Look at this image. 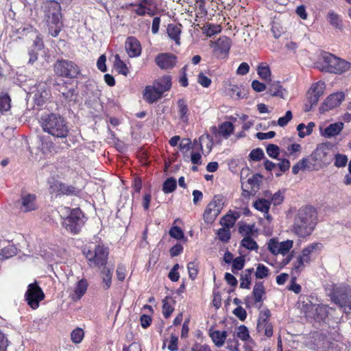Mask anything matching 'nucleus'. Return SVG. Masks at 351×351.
Returning a JSON list of instances; mask_svg holds the SVG:
<instances>
[{"mask_svg": "<svg viewBox=\"0 0 351 351\" xmlns=\"http://www.w3.org/2000/svg\"><path fill=\"white\" fill-rule=\"evenodd\" d=\"M234 126L231 122L226 121L222 123L219 128V132L224 137H228L232 132Z\"/></svg>", "mask_w": 351, "mask_h": 351, "instance_id": "nucleus-38", "label": "nucleus"}, {"mask_svg": "<svg viewBox=\"0 0 351 351\" xmlns=\"http://www.w3.org/2000/svg\"><path fill=\"white\" fill-rule=\"evenodd\" d=\"M326 88L324 82L319 81L313 84L306 93V99L309 104L316 106L319 97L323 95Z\"/></svg>", "mask_w": 351, "mask_h": 351, "instance_id": "nucleus-14", "label": "nucleus"}, {"mask_svg": "<svg viewBox=\"0 0 351 351\" xmlns=\"http://www.w3.org/2000/svg\"><path fill=\"white\" fill-rule=\"evenodd\" d=\"M239 216L237 213L235 214L228 213L221 218L219 223L223 227L230 229L234 225Z\"/></svg>", "mask_w": 351, "mask_h": 351, "instance_id": "nucleus-30", "label": "nucleus"}, {"mask_svg": "<svg viewBox=\"0 0 351 351\" xmlns=\"http://www.w3.org/2000/svg\"><path fill=\"white\" fill-rule=\"evenodd\" d=\"M199 141L200 143L201 149H202V143L206 142V147L207 148V153L208 154L210 153L212 149L213 144L212 137L208 134H207L206 136L202 135L199 138Z\"/></svg>", "mask_w": 351, "mask_h": 351, "instance_id": "nucleus-51", "label": "nucleus"}, {"mask_svg": "<svg viewBox=\"0 0 351 351\" xmlns=\"http://www.w3.org/2000/svg\"><path fill=\"white\" fill-rule=\"evenodd\" d=\"M155 62L161 69L168 70L176 66L177 57L173 53H161L156 57Z\"/></svg>", "mask_w": 351, "mask_h": 351, "instance_id": "nucleus-16", "label": "nucleus"}, {"mask_svg": "<svg viewBox=\"0 0 351 351\" xmlns=\"http://www.w3.org/2000/svg\"><path fill=\"white\" fill-rule=\"evenodd\" d=\"M55 73L61 77L76 78L80 74L78 66L72 61L60 60L54 64Z\"/></svg>", "mask_w": 351, "mask_h": 351, "instance_id": "nucleus-7", "label": "nucleus"}, {"mask_svg": "<svg viewBox=\"0 0 351 351\" xmlns=\"http://www.w3.org/2000/svg\"><path fill=\"white\" fill-rule=\"evenodd\" d=\"M326 19L335 28L338 29H341L343 28V23L340 16L333 10H330L328 12Z\"/></svg>", "mask_w": 351, "mask_h": 351, "instance_id": "nucleus-26", "label": "nucleus"}, {"mask_svg": "<svg viewBox=\"0 0 351 351\" xmlns=\"http://www.w3.org/2000/svg\"><path fill=\"white\" fill-rule=\"evenodd\" d=\"M269 275L268 268L263 264H258L256 271L255 272L256 278L263 279Z\"/></svg>", "mask_w": 351, "mask_h": 351, "instance_id": "nucleus-49", "label": "nucleus"}, {"mask_svg": "<svg viewBox=\"0 0 351 351\" xmlns=\"http://www.w3.org/2000/svg\"><path fill=\"white\" fill-rule=\"evenodd\" d=\"M56 90L60 93V96L64 100L65 102L69 103L71 101H75L77 99V94L73 86L69 87L67 84L62 82L55 84Z\"/></svg>", "mask_w": 351, "mask_h": 351, "instance_id": "nucleus-17", "label": "nucleus"}, {"mask_svg": "<svg viewBox=\"0 0 351 351\" xmlns=\"http://www.w3.org/2000/svg\"><path fill=\"white\" fill-rule=\"evenodd\" d=\"M223 197L221 195H215L204 210L203 218L206 223L214 222L223 207Z\"/></svg>", "mask_w": 351, "mask_h": 351, "instance_id": "nucleus-8", "label": "nucleus"}, {"mask_svg": "<svg viewBox=\"0 0 351 351\" xmlns=\"http://www.w3.org/2000/svg\"><path fill=\"white\" fill-rule=\"evenodd\" d=\"M84 337V331L80 328L73 330L71 334V337L73 343H79L82 341Z\"/></svg>", "mask_w": 351, "mask_h": 351, "instance_id": "nucleus-52", "label": "nucleus"}, {"mask_svg": "<svg viewBox=\"0 0 351 351\" xmlns=\"http://www.w3.org/2000/svg\"><path fill=\"white\" fill-rule=\"evenodd\" d=\"M258 74L262 79L271 82V71L268 66H259L258 67Z\"/></svg>", "mask_w": 351, "mask_h": 351, "instance_id": "nucleus-47", "label": "nucleus"}, {"mask_svg": "<svg viewBox=\"0 0 351 351\" xmlns=\"http://www.w3.org/2000/svg\"><path fill=\"white\" fill-rule=\"evenodd\" d=\"M310 160L313 169H322L329 165L333 160V154L326 143L319 144L315 151L310 155Z\"/></svg>", "mask_w": 351, "mask_h": 351, "instance_id": "nucleus-4", "label": "nucleus"}, {"mask_svg": "<svg viewBox=\"0 0 351 351\" xmlns=\"http://www.w3.org/2000/svg\"><path fill=\"white\" fill-rule=\"evenodd\" d=\"M197 82L204 88L208 87L211 84V80L206 76L203 73H199L197 75Z\"/></svg>", "mask_w": 351, "mask_h": 351, "instance_id": "nucleus-62", "label": "nucleus"}, {"mask_svg": "<svg viewBox=\"0 0 351 351\" xmlns=\"http://www.w3.org/2000/svg\"><path fill=\"white\" fill-rule=\"evenodd\" d=\"M162 95L154 86H147L145 88L143 98L149 104H152L162 97Z\"/></svg>", "mask_w": 351, "mask_h": 351, "instance_id": "nucleus-21", "label": "nucleus"}, {"mask_svg": "<svg viewBox=\"0 0 351 351\" xmlns=\"http://www.w3.org/2000/svg\"><path fill=\"white\" fill-rule=\"evenodd\" d=\"M125 49L130 57H137L141 53L140 43L134 37H129L127 38Z\"/></svg>", "mask_w": 351, "mask_h": 351, "instance_id": "nucleus-19", "label": "nucleus"}, {"mask_svg": "<svg viewBox=\"0 0 351 351\" xmlns=\"http://www.w3.org/2000/svg\"><path fill=\"white\" fill-rule=\"evenodd\" d=\"M271 202L265 199H259L254 203V206L258 210L267 213Z\"/></svg>", "mask_w": 351, "mask_h": 351, "instance_id": "nucleus-40", "label": "nucleus"}, {"mask_svg": "<svg viewBox=\"0 0 351 351\" xmlns=\"http://www.w3.org/2000/svg\"><path fill=\"white\" fill-rule=\"evenodd\" d=\"M266 152L269 157L276 159L280 155V148L276 145L269 144L266 147Z\"/></svg>", "mask_w": 351, "mask_h": 351, "instance_id": "nucleus-48", "label": "nucleus"}, {"mask_svg": "<svg viewBox=\"0 0 351 351\" xmlns=\"http://www.w3.org/2000/svg\"><path fill=\"white\" fill-rule=\"evenodd\" d=\"M237 337L243 341L252 343L253 339L250 337L249 330L245 325H240L237 328Z\"/></svg>", "mask_w": 351, "mask_h": 351, "instance_id": "nucleus-34", "label": "nucleus"}, {"mask_svg": "<svg viewBox=\"0 0 351 351\" xmlns=\"http://www.w3.org/2000/svg\"><path fill=\"white\" fill-rule=\"evenodd\" d=\"M263 179V176L256 173L253 175V176L247 180V184L250 186L247 189L243 188L242 185V189L243 193H247V195H254L258 190L260 189V183L261 182Z\"/></svg>", "mask_w": 351, "mask_h": 351, "instance_id": "nucleus-18", "label": "nucleus"}, {"mask_svg": "<svg viewBox=\"0 0 351 351\" xmlns=\"http://www.w3.org/2000/svg\"><path fill=\"white\" fill-rule=\"evenodd\" d=\"M239 232L244 237H251L253 234L252 226L248 225L241 226L239 228Z\"/></svg>", "mask_w": 351, "mask_h": 351, "instance_id": "nucleus-63", "label": "nucleus"}, {"mask_svg": "<svg viewBox=\"0 0 351 351\" xmlns=\"http://www.w3.org/2000/svg\"><path fill=\"white\" fill-rule=\"evenodd\" d=\"M293 117L292 112L290 110L286 112V114L284 117H280L278 120V125L281 127H284L287 125V123L291 120Z\"/></svg>", "mask_w": 351, "mask_h": 351, "instance_id": "nucleus-61", "label": "nucleus"}, {"mask_svg": "<svg viewBox=\"0 0 351 351\" xmlns=\"http://www.w3.org/2000/svg\"><path fill=\"white\" fill-rule=\"evenodd\" d=\"M217 235L221 241L227 243L230 239V229L223 227L218 230Z\"/></svg>", "mask_w": 351, "mask_h": 351, "instance_id": "nucleus-50", "label": "nucleus"}, {"mask_svg": "<svg viewBox=\"0 0 351 351\" xmlns=\"http://www.w3.org/2000/svg\"><path fill=\"white\" fill-rule=\"evenodd\" d=\"M254 271V268L245 269L241 275L240 287L242 289H250L251 284V276Z\"/></svg>", "mask_w": 351, "mask_h": 351, "instance_id": "nucleus-31", "label": "nucleus"}, {"mask_svg": "<svg viewBox=\"0 0 351 351\" xmlns=\"http://www.w3.org/2000/svg\"><path fill=\"white\" fill-rule=\"evenodd\" d=\"M10 108V98L7 94L0 95V112L7 111Z\"/></svg>", "mask_w": 351, "mask_h": 351, "instance_id": "nucleus-46", "label": "nucleus"}, {"mask_svg": "<svg viewBox=\"0 0 351 351\" xmlns=\"http://www.w3.org/2000/svg\"><path fill=\"white\" fill-rule=\"evenodd\" d=\"M48 24V27H49V33L53 36V37H56L58 36V35L59 34L60 30H61V26H62V23L60 21V23H47Z\"/></svg>", "mask_w": 351, "mask_h": 351, "instance_id": "nucleus-58", "label": "nucleus"}, {"mask_svg": "<svg viewBox=\"0 0 351 351\" xmlns=\"http://www.w3.org/2000/svg\"><path fill=\"white\" fill-rule=\"evenodd\" d=\"M88 287L87 280L82 279L79 280L74 289V295L73 299L75 300H80L82 295L86 293Z\"/></svg>", "mask_w": 351, "mask_h": 351, "instance_id": "nucleus-29", "label": "nucleus"}, {"mask_svg": "<svg viewBox=\"0 0 351 351\" xmlns=\"http://www.w3.org/2000/svg\"><path fill=\"white\" fill-rule=\"evenodd\" d=\"M343 128V123L342 122H337L330 124L327 126L322 135L327 137L331 138L338 135Z\"/></svg>", "mask_w": 351, "mask_h": 351, "instance_id": "nucleus-23", "label": "nucleus"}, {"mask_svg": "<svg viewBox=\"0 0 351 351\" xmlns=\"http://www.w3.org/2000/svg\"><path fill=\"white\" fill-rule=\"evenodd\" d=\"M233 313L241 320L244 321L247 317L246 311L241 306L237 307L234 311Z\"/></svg>", "mask_w": 351, "mask_h": 351, "instance_id": "nucleus-64", "label": "nucleus"}, {"mask_svg": "<svg viewBox=\"0 0 351 351\" xmlns=\"http://www.w3.org/2000/svg\"><path fill=\"white\" fill-rule=\"evenodd\" d=\"M317 223V214L311 206L300 208L295 217L293 232L300 237L308 236Z\"/></svg>", "mask_w": 351, "mask_h": 351, "instance_id": "nucleus-1", "label": "nucleus"}, {"mask_svg": "<svg viewBox=\"0 0 351 351\" xmlns=\"http://www.w3.org/2000/svg\"><path fill=\"white\" fill-rule=\"evenodd\" d=\"M53 192L59 195H76V189L72 186L66 185L62 182L55 181L53 185H51Z\"/></svg>", "mask_w": 351, "mask_h": 351, "instance_id": "nucleus-20", "label": "nucleus"}, {"mask_svg": "<svg viewBox=\"0 0 351 351\" xmlns=\"http://www.w3.org/2000/svg\"><path fill=\"white\" fill-rule=\"evenodd\" d=\"M293 242L291 240H287L280 243L279 254L285 255L293 247Z\"/></svg>", "mask_w": 351, "mask_h": 351, "instance_id": "nucleus-53", "label": "nucleus"}, {"mask_svg": "<svg viewBox=\"0 0 351 351\" xmlns=\"http://www.w3.org/2000/svg\"><path fill=\"white\" fill-rule=\"evenodd\" d=\"M320 243H312L302 250V254L297 258V260L293 263V269L296 272L300 273L305 267V264H308L311 262V253L319 248Z\"/></svg>", "mask_w": 351, "mask_h": 351, "instance_id": "nucleus-12", "label": "nucleus"}, {"mask_svg": "<svg viewBox=\"0 0 351 351\" xmlns=\"http://www.w3.org/2000/svg\"><path fill=\"white\" fill-rule=\"evenodd\" d=\"M252 295L255 303L263 302V296L265 295V289L262 282H258L255 284Z\"/></svg>", "mask_w": 351, "mask_h": 351, "instance_id": "nucleus-28", "label": "nucleus"}, {"mask_svg": "<svg viewBox=\"0 0 351 351\" xmlns=\"http://www.w3.org/2000/svg\"><path fill=\"white\" fill-rule=\"evenodd\" d=\"M345 95L343 92H339L330 95L323 102L319 108L321 113L333 109L340 105L344 100Z\"/></svg>", "mask_w": 351, "mask_h": 351, "instance_id": "nucleus-15", "label": "nucleus"}, {"mask_svg": "<svg viewBox=\"0 0 351 351\" xmlns=\"http://www.w3.org/2000/svg\"><path fill=\"white\" fill-rule=\"evenodd\" d=\"M333 160H335L334 165L338 168H341L346 165L348 158L345 154H337L333 155Z\"/></svg>", "mask_w": 351, "mask_h": 351, "instance_id": "nucleus-43", "label": "nucleus"}, {"mask_svg": "<svg viewBox=\"0 0 351 351\" xmlns=\"http://www.w3.org/2000/svg\"><path fill=\"white\" fill-rule=\"evenodd\" d=\"M322 68L320 69L324 72L341 74L351 67L350 62L328 52L325 51L322 53Z\"/></svg>", "mask_w": 351, "mask_h": 351, "instance_id": "nucleus-3", "label": "nucleus"}, {"mask_svg": "<svg viewBox=\"0 0 351 351\" xmlns=\"http://www.w3.org/2000/svg\"><path fill=\"white\" fill-rule=\"evenodd\" d=\"M178 106L179 108V112L180 114V119L184 120L186 114H187L189 109L184 99H180L178 101Z\"/></svg>", "mask_w": 351, "mask_h": 351, "instance_id": "nucleus-55", "label": "nucleus"}, {"mask_svg": "<svg viewBox=\"0 0 351 351\" xmlns=\"http://www.w3.org/2000/svg\"><path fill=\"white\" fill-rule=\"evenodd\" d=\"M16 206L22 213L36 210L38 208L36 196L31 193H23L15 203Z\"/></svg>", "mask_w": 351, "mask_h": 351, "instance_id": "nucleus-13", "label": "nucleus"}, {"mask_svg": "<svg viewBox=\"0 0 351 351\" xmlns=\"http://www.w3.org/2000/svg\"><path fill=\"white\" fill-rule=\"evenodd\" d=\"M271 316V312L269 309H265L259 313L258 322H257V330L258 332H261L262 330V325L263 323L269 322L268 319Z\"/></svg>", "mask_w": 351, "mask_h": 351, "instance_id": "nucleus-39", "label": "nucleus"}, {"mask_svg": "<svg viewBox=\"0 0 351 351\" xmlns=\"http://www.w3.org/2000/svg\"><path fill=\"white\" fill-rule=\"evenodd\" d=\"M245 265V259L243 256L235 258L232 261V271L236 274L237 271L241 270Z\"/></svg>", "mask_w": 351, "mask_h": 351, "instance_id": "nucleus-44", "label": "nucleus"}, {"mask_svg": "<svg viewBox=\"0 0 351 351\" xmlns=\"http://www.w3.org/2000/svg\"><path fill=\"white\" fill-rule=\"evenodd\" d=\"M86 258L90 263V265H94L99 267L105 266L108 256V248L103 245H97L94 252L88 250L84 251Z\"/></svg>", "mask_w": 351, "mask_h": 351, "instance_id": "nucleus-9", "label": "nucleus"}, {"mask_svg": "<svg viewBox=\"0 0 351 351\" xmlns=\"http://www.w3.org/2000/svg\"><path fill=\"white\" fill-rule=\"evenodd\" d=\"M32 34L35 37V39L33 42V45L36 48L38 51L41 50L43 47V42L42 38L40 36V34L36 29L32 31Z\"/></svg>", "mask_w": 351, "mask_h": 351, "instance_id": "nucleus-60", "label": "nucleus"}, {"mask_svg": "<svg viewBox=\"0 0 351 351\" xmlns=\"http://www.w3.org/2000/svg\"><path fill=\"white\" fill-rule=\"evenodd\" d=\"M41 126L44 132L57 138H66L69 134L68 122L58 114L51 113L43 117Z\"/></svg>", "mask_w": 351, "mask_h": 351, "instance_id": "nucleus-2", "label": "nucleus"}, {"mask_svg": "<svg viewBox=\"0 0 351 351\" xmlns=\"http://www.w3.org/2000/svg\"><path fill=\"white\" fill-rule=\"evenodd\" d=\"M177 187V181L173 178H167L163 183L162 191L165 193H170L175 191Z\"/></svg>", "mask_w": 351, "mask_h": 351, "instance_id": "nucleus-37", "label": "nucleus"}, {"mask_svg": "<svg viewBox=\"0 0 351 351\" xmlns=\"http://www.w3.org/2000/svg\"><path fill=\"white\" fill-rule=\"evenodd\" d=\"M279 246L280 243L275 239H271L268 243V250L274 255L279 254Z\"/></svg>", "mask_w": 351, "mask_h": 351, "instance_id": "nucleus-59", "label": "nucleus"}, {"mask_svg": "<svg viewBox=\"0 0 351 351\" xmlns=\"http://www.w3.org/2000/svg\"><path fill=\"white\" fill-rule=\"evenodd\" d=\"M241 245L249 250H256L258 248L257 243L251 237H244L241 241Z\"/></svg>", "mask_w": 351, "mask_h": 351, "instance_id": "nucleus-41", "label": "nucleus"}, {"mask_svg": "<svg viewBox=\"0 0 351 351\" xmlns=\"http://www.w3.org/2000/svg\"><path fill=\"white\" fill-rule=\"evenodd\" d=\"M167 34L173 40L176 44H180V34L181 29L177 25L170 24L167 26Z\"/></svg>", "mask_w": 351, "mask_h": 351, "instance_id": "nucleus-33", "label": "nucleus"}, {"mask_svg": "<svg viewBox=\"0 0 351 351\" xmlns=\"http://www.w3.org/2000/svg\"><path fill=\"white\" fill-rule=\"evenodd\" d=\"M310 308L312 311H315V313L311 315L309 311H305L307 313V316L313 315L314 318L317 319H324L326 316V308L324 306L319 304H310Z\"/></svg>", "mask_w": 351, "mask_h": 351, "instance_id": "nucleus-24", "label": "nucleus"}, {"mask_svg": "<svg viewBox=\"0 0 351 351\" xmlns=\"http://www.w3.org/2000/svg\"><path fill=\"white\" fill-rule=\"evenodd\" d=\"M230 45L231 41L227 37L219 38L217 42V49L221 53H228L230 49Z\"/></svg>", "mask_w": 351, "mask_h": 351, "instance_id": "nucleus-35", "label": "nucleus"}, {"mask_svg": "<svg viewBox=\"0 0 351 351\" xmlns=\"http://www.w3.org/2000/svg\"><path fill=\"white\" fill-rule=\"evenodd\" d=\"M210 336L215 345L217 347L220 348L224 344L225 340L227 337V332L215 330L210 333Z\"/></svg>", "mask_w": 351, "mask_h": 351, "instance_id": "nucleus-27", "label": "nucleus"}, {"mask_svg": "<svg viewBox=\"0 0 351 351\" xmlns=\"http://www.w3.org/2000/svg\"><path fill=\"white\" fill-rule=\"evenodd\" d=\"M45 15L47 23H60L62 17L60 2L56 0H47L45 3Z\"/></svg>", "mask_w": 351, "mask_h": 351, "instance_id": "nucleus-11", "label": "nucleus"}, {"mask_svg": "<svg viewBox=\"0 0 351 351\" xmlns=\"http://www.w3.org/2000/svg\"><path fill=\"white\" fill-rule=\"evenodd\" d=\"M169 234L171 237L178 240L182 239L184 237L182 230L178 226L171 228L169 230Z\"/></svg>", "mask_w": 351, "mask_h": 351, "instance_id": "nucleus-57", "label": "nucleus"}, {"mask_svg": "<svg viewBox=\"0 0 351 351\" xmlns=\"http://www.w3.org/2000/svg\"><path fill=\"white\" fill-rule=\"evenodd\" d=\"M332 301L343 308L346 313H351V289L346 287L335 288L332 293Z\"/></svg>", "mask_w": 351, "mask_h": 351, "instance_id": "nucleus-6", "label": "nucleus"}, {"mask_svg": "<svg viewBox=\"0 0 351 351\" xmlns=\"http://www.w3.org/2000/svg\"><path fill=\"white\" fill-rule=\"evenodd\" d=\"M284 91L285 89L280 84L279 82H269L267 93L273 97H279L284 99Z\"/></svg>", "mask_w": 351, "mask_h": 351, "instance_id": "nucleus-25", "label": "nucleus"}, {"mask_svg": "<svg viewBox=\"0 0 351 351\" xmlns=\"http://www.w3.org/2000/svg\"><path fill=\"white\" fill-rule=\"evenodd\" d=\"M227 92L228 94L232 97L236 99H240L243 97V96L241 95V87L239 86L238 85L230 84L227 88Z\"/></svg>", "mask_w": 351, "mask_h": 351, "instance_id": "nucleus-42", "label": "nucleus"}, {"mask_svg": "<svg viewBox=\"0 0 351 351\" xmlns=\"http://www.w3.org/2000/svg\"><path fill=\"white\" fill-rule=\"evenodd\" d=\"M83 214L80 208L72 209L70 214L63 219L62 226L73 234H77L84 225Z\"/></svg>", "mask_w": 351, "mask_h": 351, "instance_id": "nucleus-5", "label": "nucleus"}, {"mask_svg": "<svg viewBox=\"0 0 351 351\" xmlns=\"http://www.w3.org/2000/svg\"><path fill=\"white\" fill-rule=\"evenodd\" d=\"M169 300H171L173 303L175 302V301L168 296L162 300V313L165 318H168L174 310Z\"/></svg>", "mask_w": 351, "mask_h": 351, "instance_id": "nucleus-36", "label": "nucleus"}, {"mask_svg": "<svg viewBox=\"0 0 351 351\" xmlns=\"http://www.w3.org/2000/svg\"><path fill=\"white\" fill-rule=\"evenodd\" d=\"M38 144L40 145L38 147L45 154L51 152L53 149V143L48 138H40Z\"/></svg>", "mask_w": 351, "mask_h": 351, "instance_id": "nucleus-32", "label": "nucleus"}, {"mask_svg": "<svg viewBox=\"0 0 351 351\" xmlns=\"http://www.w3.org/2000/svg\"><path fill=\"white\" fill-rule=\"evenodd\" d=\"M189 278L193 280L196 278L198 274L197 265L194 262L189 263L187 265Z\"/></svg>", "mask_w": 351, "mask_h": 351, "instance_id": "nucleus-56", "label": "nucleus"}, {"mask_svg": "<svg viewBox=\"0 0 351 351\" xmlns=\"http://www.w3.org/2000/svg\"><path fill=\"white\" fill-rule=\"evenodd\" d=\"M114 66L116 69L119 70V73L125 76L128 75L129 69L126 64L119 58V55H116L115 56Z\"/></svg>", "mask_w": 351, "mask_h": 351, "instance_id": "nucleus-45", "label": "nucleus"}, {"mask_svg": "<svg viewBox=\"0 0 351 351\" xmlns=\"http://www.w3.org/2000/svg\"><path fill=\"white\" fill-rule=\"evenodd\" d=\"M265 154L262 149L256 148L251 151L249 157L253 161H260L264 158Z\"/></svg>", "mask_w": 351, "mask_h": 351, "instance_id": "nucleus-54", "label": "nucleus"}, {"mask_svg": "<svg viewBox=\"0 0 351 351\" xmlns=\"http://www.w3.org/2000/svg\"><path fill=\"white\" fill-rule=\"evenodd\" d=\"M25 296L28 305L33 309L38 308L40 302L45 298V294L37 282L28 285Z\"/></svg>", "mask_w": 351, "mask_h": 351, "instance_id": "nucleus-10", "label": "nucleus"}, {"mask_svg": "<svg viewBox=\"0 0 351 351\" xmlns=\"http://www.w3.org/2000/svg\"><path fill=\"white\" fill-rule=\"evenodd\" d=\"M154 86L162 95L171 87V77L170 75H164L162 77L156 80Z\"/></svg>", "mask_w": 351, "mask_h": 351, "instance_id": "nucleus-22", "label": "nucleus"}]
</instances>
